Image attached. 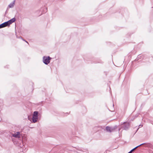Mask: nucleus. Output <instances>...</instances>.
Here are the masks:
<instances>
[{"label":"nucleus","mask_w":153,"mask_h":153,"mask_svg":"<svg viewBox=\"0 0 153 153\" xmlns=\"http://www.w3.org/2000/svg\"><path fill=\"white\" fill-rule=\"evenodd\" d=\"M51 58L49 56H44L43 57V61L45 65H48L50 62Z\"/></svg>","instance_id":"1"},{"label":"nucleus","mask_w":153,"mask_h":153,"mask_svg":"<svg viewBox=\"0 0 153 153\" xmlns=\"http://www.w3.org/2000/svg\"><path fill=\"white\" fill-rule=\"evenodd\" d=\"M16 20V19L15 18H13L12 19L10 20L7 22H5L7 26H8L10 25V24L12 23L13 22H14Z\"/></svg>","instance_id":"2"},{"label":"nucleus","mask_w":153,"mask_h":153,"mask_svg":"<svg viewBox=\"0 0 153 153\" xmlns=\"http://www.w3.org/2000/svg\"><path fill=\"white\" fill-rule=\"evenodd\" d=\"M124 125L122 126L123 128L125 130H128L130 127V124L129 123L124 122Z\"/></svg>","instance_id":"3"},{"label":"nucleus","mask_w":153,"mask_h":153,"mask_svg":"<svg viewBox=\"0 0 153 153\" xmlns=\"http://www.w3.org/2000/svg\"><path fill=\"white\" fill-rule=\"evenodd\" d=\"M20 133L19 132H17L16 133L13 134L12 136L13 137L16 138H18L20 137Z\"/></svg>","instance_id":"4"},{"label":"nucleus","mask_w":153,"mask_h":153,"mask_svg":"<svg viewBox=\"0 0 153 153\" xmlns=\"http://www.w3.org/2000/svg\"><path fill=\"white\" fill-rule=\"evenodd\" d=\"M105 129L107 131L110 132H112L114 130V129L112 128H111L109 126H106Z\"/></svg>","instance_id":"5"},{"label":"nucleus","mask_w":153,"mask_h":153,"mask_svg":"<svg viewBox=\"0 0 153 153\" xmlns=\"http://www.w3.org/2000/svg\"><path fill=\"white\" fill-rule=\"evenodd\" d=\"M146 144V143H142V144L140 145H138V146H137L136 147H135L134 148V149H133L131 150L129 152H131V153L135 149H136L138 147L140 146H141L143 145Z\"/></svg>","instance_id":"6"},{"label":"nucleus","mask_w":153,"mask_h":153,"mask_svg":"<svg viewBox=\"0 0 153 153\" xmlns=\"http://www.w3.org/2000/svg\"><path fill=\"white\" fill-rule=\"evenodd\" d=\"M38 119V117H34L33 115V117L32 118V122L33 123H35L37 122Z\"/></svg>","instance_id":"7"},{"label":"nucleus","mask_w":153,"mask_h":153,"mask_svg":"<svg viewBox=\"0 0 153 153\" xmlns=\"http://www.w3.org/2000/svg\"><path fill=\"white\" fill-rule=\"evenodd\" d=\"M15 0H14L13 2L10 3L9 5V7L10 8H12L14 6V5L15 4Z\"/></svg>","instance_id":"8"},{"label":"nucleus","mask_w":153,"mask_h":153,"mask_svg":"<svg viewBox=\"0 0 153 153\" xmlns=\"http://www.w3.org/2000/svg\"><path fill=\"white\" fill-rule=\"evenodd\" d=\"M7 26V25L6 24V22H4V23L0 25V28H1Z\"/></svg>","instance_id":"9"},{"label":"nucleus","mask_w":153,"mask_h":153,"mask_svg":"<svg viewBox=\"0 0 153 153\" xmlns=\"http://www.w3.org/2000/svg\"><path fill=\"white\" fill-rule=\"evenodd\" d=\"M33 115L34 117H38V112L37 111H35L33 112Z\"/></svg>","instance_id":"10"},{"label":"nucleus","mask_w":153,"mask_h":153,"mask_svg":"<svg viewBox=\"0 0 153 153\" xmlns=\"http://www.w3.org/2000/svg\"><path fill=\"white\" fill-rule=\"evenodd\" d=\"M78 152H76L77 153H84V152L80 150V149H78Z\"/></svg>","instance_id":"11"},{"label":"nucleus","mask_w":153,"mask_h":153,"mask_svg":"<svg viewBox=\"0 0 153 153\" xmlns=\"http://www.w3.org/2000/svg\"><path fill=\"white\" fill-rule=\"evenodd\" d=\"M23 40L24 41H25V42H26L27 43H28L27 42V41H25V40Z\"/></svg>","instance_id":"12"},{"label":"nucleus","mask_w":153,"mask_h":153,"mask_svg":"<svg viewBox=\"0 0 153 153\" xmlns=\"http://www.w3.org/2000/svg\"><path fill=\"white\" fill-rule=\"evenodd\" d=\"M113 106H114V104H113Z\"/></svg>","instance_id":"13"},{"label":"nucleus","mask_w":153,"mask_h":153,"mask_svg":"<svg viewBox=\"0 0 153 153\" xmlns=\"http://www.w3.org/2000/svg\"><path fill=\"white\" fill-rule=\"evenodd\" d=\"M141 126V125H140V126Z\"/></svg>","instance_id":"14"},{"label":"nucleus","mask_w":153,"mask_h":153,"mask_svg":"<svg viewBox=\"0 0 153 153\" xmlns=\"http://www.w3.org/2000/svg\"><path fill=\"white\" fill-rule=\"evenodd\" d=\"M128 153H131V152H128Z\"/></svg>","instance_id":"15"},{"label":"nucleus","mask_w":153,"mask_h":153,"mask_svg":"<svg viewBox=\"0 0 153 153\" xmlns=\"http://www.w3.org/2000/svg\"><path fill=\"white\" fill-rule=\"evenodd\" d=\"M128 153H131V152H128Z\"/></svg>","instance_id":"16"}]
</instances>
